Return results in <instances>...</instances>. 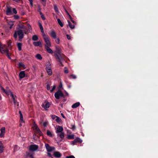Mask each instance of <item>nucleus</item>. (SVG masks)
Wrapping results in <instances>:
<instances>
[{"instance_id": "obj_12", "label": "nucleus", "mask_w": 158, "mask_h": 158, "mask_svg": "<svg viewBox=\"0 0 158 158\" xmlns=\"http://www.w3.org/2000/svg\"><path fill=\"white\" fill-rule=\"evenodd\" d=\"M10 92V96L13 98L15 105L16 106H18L19 103L17 102H16L15 100V96L12 93H11Z\"/></svg>"}, {"instance_id": "obj_20", "label": "nucleus", "mask_w": 158, "mask_h": 158, "mask_svg": "<svg viewBox=\"0 0 158 158\" xmlns=\"http://www.w3.org/2000/svg\"><path fill=\"white\" fill-rule=\"evenodd\" d=\"M45 48L47 47H50L51 46V43L49 40H45Z\"/></svg>"}, {"instance_id": "obj_25", "label": "nucleus", "mask_w": 158, "mask_h": 158, "mask_svg": "<svg viewBox=\"0 0 158 158\" xmlns=\"http://www.w3.org/2000/svg\"><path fill=\"white\" fill-rule=\"evenodd\" d=\"M39 27H40V28L41 31V32L42 33H43L44 32V29H43V27L42 24L40 22L39 23Z\"/></svg>"}, {"instance_id": "obj_1", "label": "nucleus", "mask_w": 158, "mask_h": 158, "mask_svg": "<svg viewBox=\"0 0 158 158\" xmlns=\"http://www.w3.org/2000/svg\"><path fill=\"white\" fill-rule=\"evenodd\" d=\"M0 50L2 54H4L9 52L8 50L6 48V45L0 43Z\"/></svg>"}, {"instance_id": "obj_60", "label": "nucleus", "mask_w": 158, "mask_h": 158, "mask_svg": "<svg viewBox=\"0 0 158 158\" xmlns=\"http://www.w3.org/2000/svg\"><path fill=\"white\" fill-rule=\"evenodd\" d=\"M56 43L58 44H59L60 43V40H56Z\"/></svg>"}, {"instance_id": "obj_41", "label": "nucleus", "mask_w": 158, "mask_h": 158, "mask_svg": "<svg viewBox=\"0 0 158 158\" xmlns=\"http://www.w3.org/2000/svg\"><path fill=\"white\" fill-rule=\"evenodd\" d=\"M43 36L44 40H48V37L44 34H43Z\"/></svg>"}, {"instance_id": "obj_30", "label": "nucleus", "mask_w": 158, "mask_h": 158, "mask_svg": "<svg viewBox=\"0 0 158 158\" xmlns=\"http://www.w3.org/2000/svg\"><path fill=\"white\" fill-rule=\"evenodd\" d=\"M47 135L49 136L50 137H52V135L51 132L49 130H48L47 131Z\"/></svg>"}, {"instance_id": "obj_42", "label": "nucleus", "mask_w": 158, "mask_h": 158, "mask_svg": "<svg viewBox=\"0 0 158 158\" xmlns=\"http://www.w3.org/2000/svg\"><path fill=\"white\" fill-rule=\"evenodd\" d=\"M68 138L69 139H74V135H69L68 136Z\"/></svg>"}, {"instance_id": "obj_40", "label": "nucleus", "mask_w": 158, "mask_h": 158, "mask_svg": "<svg viewBox=\"0 0 158 158\" xmlns=\"http://www.w3.org/2000/svg\"><path fill=\"white\" fill-rule=\"evenodd\" d=\"M12 11L15 14H16L17 13V11L15 8H13Z\"/></svg>"}, {"instance_id": "obj_19", "label": "nucleus", "mask_w": 158, "mask_h": 158, "mask_svg": "<svg viewBox=\"0 0 158 158\" xmlns=\"http://www.w3.org/2000/svg\"><path fill=\"white\" fill-rule=\"evenodd\" d=\"M4 150V145L2 141H0V153L2 152Z\"/></svg>"}, {"instance_id": "obj_27", "label": "nucleus", "mask_w": 158, "mask_h": 158, "mask_svg": "<svg viewBox=\"0 0 158 158\" xmlns=\"http://www.w3.org/2000/svg\"><path fill=\"white\" fill-rule=\"evenodd\" d=\"M57 22H58V24L60 25L61 27H63V24L62 23V22H61V20H60V19H57Z\"/></svg>"}, {"instance_id": "obj_33", "label": "nucleus", "mask_w": 158, "mask_h": 158, "mask_svg": "<svg viewBox=\"0 0 158 158\" xmlns=\"http://www.w3.org/2000/svg\"><path fill=\"white\" fill-rule=\"evenodd\" d=\"M32 40H38V37L37 35H34L32 37Z\"/></svg>"}, {"instance_id": "obj_53", "label": "nucleus", "mask_w": 158, "mask_h": 158, "mask_svg": "<svg viewBox=\"0 0 158 158\" xmlns=\"http://www.w3.org/2000/svg\"><path fill=\"white\" fill-rule=\"evenodd\" d=\"M47 89L48 90H49L50 89V86L48 84H47Z\"/></svg>"}, {"instance_id": "obj_63", "label": "nucleus", "mask_w": 158, "mask_h": 158, "mask_svg": "<svg viewBox=\"0 0 158 158\" xmlns=\"http://www.w3.org/2000/svg\"><path fill=\"white\" fill-rule=\"evenodd\" d=\"M13 0L16 2H20L21 0Z\"/></svg>"}, {"instance_id": "obj_22", "label": "nucleus", "mask_w": 158, "mask_h": 158, "mask_svg": "<svg viewBox=\"0 0 158 158\" xmlns=\"http://www.w3.org/2000/svg\"><path fill=\"white\" fill-rule=\"evenodd\" d=\"M57 135L61 139L63 138L64 136V134L63 132L57 134Z\"/></svg>"}, {"instance_id": "obj_10", "label": "nucleus", "mask_w": 158, "mask_h": 158, "mask_svg": "<svg viewBox=\"0 0 158 158\" xmlns=\"http://www.w3.org/2000/svg\"><path fill=\"white\" fill-rule=\"evenodd\" d=\"M63 129L62 127L58 126L56 127V133L58 134L63 132Z\"/></svg>"}, {"instance_id": "obj_44", "label": "nucleus", "mask_w": 158, "mask_h": 158, "mask_svg": "<svg viewBox=\"0 0 158 158\" xmlns=\"http://www.w3.org/2000/svg\"><path fill=\"white\" fill-rule=\"evenodd\" d=\"M15 19H19V17L18 15H14V16Z\"/></svg>"}, {"instance_id": "obj_50", "label": "nucleus", "mask_w": 158, "mask_h": 158, "mask_svg": "<svg viewBox=\"0 0 158 158\" xmlns=\"http://www.w3.org/2000/svg\"><path fill=\"white\" fill-rule=\"evenodd\" d=\"M48 123L47 122H44L43 123V126L44 127H45L47 126Z\"/></svg>"}, {"instance_id": "obj_47", "label": "nucleus", "mask_w": 158, "mask_h": 158, "mask_svg": "<svg viewBox=\"0 0 158 158\" xmlns=\"http://www.w3.org/2000/svg\"><path fill=\"white\" fill-rule=\"evenodd\" d=\"M56 88V86L55 85H54L52 88V89L50 90V92H53L55 89Z\"/></svg>"}, {"instance_id": "obj_18", "label": "nucleus", "mask_w": 158, "mask_h": 158, "mask_svg": "<svg viewBox=\"0 0 158 158\" xmlns=\"http://www.w3.org/2000/svg\"><path fill=\"white\" fill-rule=\"evenodd\" d=\"M53 155L54 157L57 158H59L61 156V154L58 152H55Z\"/></svg>"}, {"instance_id": "obj_64", "label": "nucleus", "mask_w": 158, "mask_h": 158, "mask_svg": "<svg viewBox=\"0 0 158 158\" xmlns=\"http://www.w3.org/2000/svg\"><path fill=\"white\" fill-rule=\"evenodd\" d=\"M41 8H39V9L38 10V12H41Z\"/></svg>"}, {"instance_id": "obj_4", "label": "nucleus", "mask_w": 158, "mask_h": 158, "mask_svg": "<svg viewBox=\"0 0 158 158\" xmlns=\"http://www.w3.org/2000/svg\"><path fill=\"white\" fill-rule=\"evenodd\" d=\"M55 98L58 99H59L60 97H62L64 98V96L62 91L60 90H58L54 94Z\"/></svg>"}, {"instance_id": "obj_55", "label": "nucleus", "mask_w": 158, "mask_h": 158, "mask_svg": "<svg viewBox=\"0 0 158 158\" xmlns=\"http://www.w3.org/2000/svg\"><path fill=\"white\" fill-rule=\"evenodd\" d=\"M29 1L30 2V4L31 5V6H33V1L32 0H29Z\"/></svg>"}, {"instance_id": "obj_31", "label": "nucleus", "mask_w": 158, "mask_h": 158, "mask_svg": "<svg viewBox=\"0 0 158 158\" xmlns=\"http://www.w3.org/2000/svg\"><path fill=\"white\" fill-rule=\"evenodd\" d=\"M55 120L58 123H59L61 122L60 119L57 116L56 117Z\"/></svg>"}, {"instance_id": "obj_62", "label": "nucleus", "mask_w": 158, "mask_h": 158, "mask_svg": "<svg viewBox=\"0 0 158 158\" xmlns=\"http://www.w3.org/2000/svg\"><path fill=\"white\" fill-rule=\"evenodd\" d=\"M62 61H61L60 62H60L59 65L60 66H63V65L62 64Z\"/></svg>"}, {"instance_id": "obj_7", "label": "nucleus", "mask_w": 158, "mask_h": 158, "mask_svg": "<svg viewBox=\"0 0 158 158\" xmlns=\"http://www.w3.org/2000/svg\"><path fill=\"white\" fill-rule=\"evenodd\" d=\"M50 104L49 102H45L42 104V106L45 110H47L48 108L50 107Z\"/></svg>"}, {"instance_id": "obj_54", "label": "nucleus", "mask_w": 158, "mask_h": 158, "mask_svg": "<svg viewBox=\"0 0 158 158\" xmlns=\"http://www.w3.org/2000/svg\"><path fill=\"white\" fill-rule=\"evenodd\" d=\"M66 36L68 40H70L71 39L70 36L69 35H67Z\"/></svg>"}, {"instance_id": "obj_17", "label": "nucleus", "mask_w": 158, "mask_h": 158, "mask_svg": "<svg viewBox=\"0 0 158 158\" xmlns=\"http://www.w3.org/2000/svg\"><path fill=\"white\" fill-rule=\"evenodd\" d=\"M12 11H11V9L10 7H8L7 8V9L6 11V14L7 15H8L11 14Z\"/></svg>"}, {"instance_id": "obj_16", "label": "nucleus", "mask_w": 158, "mask_h": 158, "mask_svg": "<svg viewBox=\"0 0 158 158\" xmlns=\"http://www.w3.org/2000/svg\"><path fill=\"white\" fill-rule=\"evenodd\" d=\"M55 56L59 62L62 61L63 60V58L60 54L55 55Z\"/></svg>"}, {"instance_id": "obj_52", "label": "nucleus", "mask_w": 158, "mask_h": 158, "mask_svg": "<svg viewBox=\"0 0 158 158\" xmlns=\"http://www.w3.org/2000/svg\"><path fill=\"white\" fill-rule=\"evenodd\" d=\"M10 28L11 29L12 28V27L14 25V24L12 23H11V24H10Z\"/></svg>"}, {"instance_id": "obj_46", "label": "nucleus", "mask_w": 158, "mask_h": 158, "mask_svg": "<svg viewBox=\"0 0 158 158\" xmlns=\"http://www.w3.org/2000/svg\"><path fill=\"white\" fill-rule=\"evenodd\" d=\"M65 158H75V157L72 155L67 156Z\"/></svg>"}, {"instance_id": "obj_32", "label": "nucleus", "mask_w": 158, "mask_h": 158, "mask_svg": "<svg viewBox=\"0 0 158 158\" xmlns=\"http://www.w3.org/2000/svg\"><path fill=\"white\" fill-rule=\"evenodd\" d=\"M20 122L21 123L22 122H23V116L22 114H20Z\"/></svg>"}, {"instance_id": "obj_59", "label": "nucleus", "mask_w": 158, "mask_h": 158, "mask_svg": "<svg viewBox=\"0 0 158 158\" xmlns=\"http://www.w3.org/2000/svg\"><path fill=\"white\" fill-rule=\"evenodd\" d=\"M8 47H10L11 46V44L10 41H9V43H8Z\"/></svg>"}, {"instance_id": "obj_35", "label": "nucleus", "mask_w": 158, "mask_h": 158, "mask_svg": "<svg viewBox=\"0 0 158 158\" xmlns=\"http://www.w3.org/2000/svg\"><path fill=\"white\" fill-rule=\"evenodd\" d=\"M54 9L56 12H58V9L57 6L56 5H55L54 6Z\"/></svg>"}, {"instance_id": "obj_2", "label": "nucleus", "mask_w": 158, "mask_h": 158, "mask_svg": "<svg viewBox=\"0 0 158 158\" xmlns=\"http://www.w3.org/2000/svg\"><path fill=\"white\" fill-rule=\"evenodd\" d=\"M46 71L49 75H51L52 74V72L51 69V65L49 62L46 63Z\"/></svg>"}, {"instance_id": "obj_21", "label": "nucleus", "mask_w": 158, "mask_h": 158, "mask_svg": "<svg viewBox=\"0 0 158 158\" xmlns=\"http://www.w3.org/2000/svg\"><path fill=\"white\" fill-rule=\"evenodd\" d=\"M80 105V103L79 102H77L73 104L72 106V107L73 108H76L79 106Z\"/></svg>"}, {"instance_id": "obj_58", "label": "nucleus", "mask_w": 158, "mask_h": 158, "mask_svg": "<svg viewBox=\"0 0 158 158\" xmlns=\"http://www.w3.org/2000/svg\"><path fill=\"white\" fill-rule=\"evenodd\" d=\"M47 154L49 157H52V156L50 153L48 152Z\"/></svg>"}, {"instance_id": "obj_43", "label": "nucleus", "mask_w": 158, "mask_h": 158, "mask_svg": "<svg viewBox=\"0 0 158 158\" xmlns=\"http://www.w3.org/2000/svg\"><path fill=\"white\" fill-rule=\"evenodd\" d=\"M71 21L74 24H76V22H75V21H74V20H73V19L72 18V17H71V18H69Z\"/></svg>"}, {"instance_id": "obj_45", "label": "nucleus", "mask_w": 158, "mask_h": 158, "mask_svg": "<svg viewBox=\"0 0 158 158\" xmlns=\"http://www.w3.org/2000/svg\"><path fill=\"white\" fill-rule=\"evenodd\" d=\"M57 116L55 115H52L51 116L52 118V119H55L56 120V117Z\"/></svg>"}, {"instance_id": "obj_49", "label": "nucleus", "mask_w": 158, "mask_h": 158, "mask_svg": "<svg viewBox=\"0 0 158 158\" xmlns=\"http://www.w3.org/2000/svg\"><path fill=\"white\" fill-rule=\"evenodd\" d=\"M77 139H75L74 140L72 141V144L73 145L77 143Z\"/></svg>"}, {"instance_id": "obj_48", "label": "nucleus", "mask_w": 158, "mask_h": 158, "mask_svg": "<svg viewBox=\"0 0 158 158\" xmlns=\"http://www.w3.org/2000/svg\"><path fill=\"white\" fill-rule=\"evenodd\" d=\"M18 34L17 31H16L14 35V37L15 38H16L17 37Z\"/></svg>"}, {"instance_id": "obj_28", "label": "nucleus", "mask_w": 158, "mask_h": 158, "mask_svg": "<svg viewBox=\"0 0 158 158\" xmlns=\"http://www.w3.org/2000/svg\"><path fill=\"white\" fill-rule=\"evenodd\" d=\"M35 57L38 59L41 60L42 59V57L41 55L40 54H37L35 56Z\"/></svg>"}, {"instance_id": "obj_51", "label": "nucleus", "mask_w": 158, "mask_h": 158, "mask_svg": "<svg viewBox=\"0 0 158 158\" xmlns=\"http://www.w3.org/2000/svg\"><path fill=\"white\" fill-rule=\"evenodd\" d=\"M41 16V18H42V19L43 20H45V18L44 16V15H42V16Z\"/></svg>"}, {"instance_id": "obj_56", "label": "nucleus", "mask_w": 158, "mask_h": 158, "mask_svg": "<svg viewBox=\"0 0 158 158\" xmlns=\"http://www.w3.org/2000/svg\"><path fill=\"white\" fill-rule=\"evenodd\" d=\"M6 55H7V57H8V58H9V59H10V55H9V52H8L7 53H6Z\"/></svg>"}, {"instance_id": "obj_14", "label": "nucleus", "mask_w": 158, "mask_h": 158, "mask_svg": "<svg viewBox=\"0 0 158 158\" xmlns=\"http://www.w3.org/2000/svg\"><path fill=\"white\" fill-rule=\"evenodd\" d=\"M1 89L5 93L8 95H10V93L9 92H10L11 93H12L11 91L9 89L6 90L2 87H1Z\"/></svg>"}, {"instance_id": "obj_5", "label": "nucleus", "mask_w": 158, "mask_h": 158, "mask_svg": "<svg viewBox=\"0 0 158 158\" xmlns=\"http://www.w3.org/2000/svg\"><path fill=\"white\" fill-rule=\"evenodd\" d=\"M38 148V146L36 145H31L29 146V150L31 151L36 150Z\"/></svg>"}, {"instance_id": "obj_39", "label": "nucleus", "mask_w": 158, "mask_h": 158, "mask_svg": "<svg viewBox=\"0 0 158 158\" xmlns=\"http://www.w3.org/2000/svg\"><path fill=\"white\" fill-rule=\"evenodd\" d=\"M64 72L65 73H69V71L66 67H64Z\"/></svg>"}, {"instance_id": "obj_36", "label": "nucleus", "mask_w": 158, "mask_h": 158, "mask_svg": "<svg viewBox=\"0 0 158 158\" xmlns=\"http://www.w3.org/2000/svg\"><path fill=\"white\" fill-rule=\"evenodd\" d=\"M64 10H65V12H66V13L67 15L69 16V18H71V16L69 14V13L67 11V10L65 8H64Z\"/></svg>"}, {"instance_id": "obj_23", "label": "nucleus", "mask_w": 158, "mask_h": 158, "mask_svg": "<svg viewBox=\"0 0 158 158\" xmlns=\"http://www.w3.org/2000/svg\"><path fill=\"white\" fill-rule=\"evenodd\" d=\"M68 25H69L70 28H71L72 29H74L75 28L74 24H72L69 20H68Z\"/></svg>"}, {"instance_id": "obj_29", "label": "nucleus", "mask_w": 158, "mask_h": 158, "mask_svg": "<svg viewBox=\"0 0 158 158\" xmlns=\"http://www.w3.org/2000/svg\"><path fill=\"white\" fill-rule=\"evenodd\" d=\"M21 46L22 44L21 43H19L17 44V47L19 51H20L21 50Z\"/></svg>"}, {"instance_id": "obj_26", "label": "nucleus", "mask_w": 158, "mask_h": 158, "mask_svg": "<svg viewBox=\"0 0 158 158\" xmlns=\"http://www.w3.org/2000/svg\"><path fill=\"white\" fill-rule=\"evenodd\" d=\"M34 155V153L31 154L30 153H27V156L30 158H34L33 157Z\"/></svg>"}, {"instance_id": "obj_15", "label": "nucleus", "mask_w": 158, "mask_h": 158, "mask_svg": "<svg viewBox=\"0 0 158 158\" xmlns=\"http://www.w3.org/2000/svg\"><path fill=\"white\" fill-rule=\"evenodd\" d=\"M25 75V71H22L19 73V76L20 78L22 79L24 78Z\"/></svg>"}, {"instance_id": "obj_61", "label": "nucleus", "mask_w": 158, "mask_h": 158, "mask_svg": "<svg viewBox=\"0 0 158 158\" xmlns=\"http://www.w3.org/2000/svg\"><path fill=\"white\" fill-rule=\"evenodd\" d=\"M65 94H66V96H69V94L66 91H65Z\"/></svg>"}, {"instance_id": "obj_11", "label": "nucleus", "mask_w": 158, "mask_h": 158, "mask_svg": "<svg viewBox=\"0 0 158 158\" xmlns=\"http://www.w3.org/2000/svg\"><path fill=\"white\" fill-rule=\"evenodd\" d=\"M51 36L54 39L56 38V34L54 30H52L50 33Z\"/></svg>"}, {"instance_id": "obj_38", "label": "nucleus", "mask_w": 158, "mask_h": 158, "mask_svg": "<svg viewBox=\"0 0 158 158\" xmlns=\"http://www.w3.org/2000/svg\"><path fill=\"white\" fill-rule=\"evenodd\" d=\"M76 139H77V142H79L80 143H81L82 142V140L79 138H77Z\"/></svg>"}, {"instance_id": "obj_34", "label": "nucleus", "mask_w": 158, "mask_h": 158, "mask_svg": "<svg viewBox=\"0 0 158 158\" xmlns=\"http://www.w3.org/2000/svg\"><path fill=\"white\" fill-rule=\"evenodd\" d=\"M19 66L20 67L24 68L25 67V65L22 63L20 62L19 63Z\"/></svg>"}, {"instance_id": "obj_57", "label": "nucleus", "mask_w": 158, "mask_h": 158, "mask_svg": "<svg viewBox=\"0 0 158 158\" xmlns=\"http://www.w3.org/2000/svg\"><path fill=\"white\" fill-rule=\"evenodd\" d=\"M26 27H25V26H21L20 25V28H22L23 29H25V28Z\"/></svg>"}, {"instance_id": "obj_9", "label": "nucleus", "mask_w": 158, "mask_h": 158, "mask_svg": "<svg viewBox=\"0 0 158 158\" xmlns=\"http://www.w3.org/2000/svg\"><path fill=\"white\" fill-rule=\"evenodd\" d=\"M33 128L34 130H35L36 131L37 133L39 134H40L41 132L40 129L38 127L37 125L35 123H34L33 124Z\"/></svg>"}, {"instance_id": "obj_3", "label": "nucleus", "mask_w": 158, "mask_h": 158, "mask_svg": "<svg viewBox=\"0 0 158 158\" xmlns=\"http://www.w3.org/2000/svg\"><path fill=\"white\" fill-rule=\"evenodd\" d=\"M27 31H26L25 30L24 31H23L21 29H19L17 31V32L19 38L20 39V40L22 39L23 36V33H24L25 34H26Z\"/></svg>"}, {"instance_id": "obj_8", "label": "nucleus", "mask_w": 158, "mask_h": 158, "mask_svg": "<svg viewBox=\"0 0 158 158\" xmlns=\"http://www.w3.org/2000/svg\"><path fill=\"white\" fill-rule=\"evenodd\" d=\"M1 131V133H0V138L3 137L5 133V128L4 127H2L0 129Z\"/></svg>"}, {"instance_id": "obj_24", "label": "nucleus", "mask_w": 158, "mask_h": 158, "mask_svg": "<svg viewBox=\"0 0 158 158\" xmlns=\"http://www.w3.org/2000/svg\"><path fill=\"white\" fill-rule=\"evenodd\" d=\"M45 49H46L47 51L49 53L52 54L53 53V51L51 50V49L50 48V47H46L45 48Z\"/></svg>"}, {"instance_id": "obj_6", "label": "nucleus", "mask_w": 158, "mask_h": 158, "mask_svg": "<svg viewBox=\"0 0 158 158\" xmlns=\"http://www.w3.org/2000/svg\"><path fill=\"white\" fill-rule=\"evenodd\" d=\"M45 146L47 151L48 152H51L55 149L54 147H50L48 144H45Z\"/></svg>"}, {"instance_id": "obj_37", "label": "nucleus", "mask_w": 158, "mask_h": 158, "mask_svg": "<svg viewBox=\"0 0 158 158\" xmlns=\"http://www.w3.org/2000/svg\"><path fill=\"white\" fill-rule=\"evenodd\" d=\"M69 78H72L75 79L76 78V77L75 76V75H73V74H72L70 76Z\"/></svg>"}, {"instance_id": "obj_13", "label": "nucleus", "mask_w": 158, "mask_h": 158, "mask_svg": "<svg viewBox=\"0 0 158 158\" xmlns=\"http://www.w3.org/2000/svg\"><path fill=\"white\" fill-rule=\"evenodd\" d=\"M33 44L35 46H39L40 47L42 46L41 42L40 41L37 42H34Z\"/></svg>"}]
</instances>
